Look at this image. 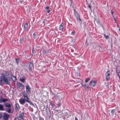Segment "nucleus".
Segmentation results:
<instances>
[{
  "label": "nucleus",
  "instance_id": "f257e3e1",
  "mask_svg": "<svg viewBox=\"0 0 120 120\" xmlns=\"http://www.w3.org/2000/svg\"><path fill=\"white\" fill-rule=\"evenodd\" d=\"M26 89L27 93L25 91L23 92V96L19 100V101L21 104L22 105L24 104L26 101L30 105L33 104L30 101L28 98L27 94L31 93V88L28 85L26 86Z\"/></svg>",
  "mask_w": 120,
  "mask_h": 120
},
{
  "label": "nucleus",
  "instance_id": "f03ea898",
  "mask_svg": "<svg viewBox=\"0 0 120 120\" xmlns=\"http://www.w3.org/2000/svg\"><path fill=\"white\" fill-rule=\"evenodd\" d=\"M16 86L18 88L20 89H22L24 86L22 83L18 82H17Z\"/></svg>",
  "mask_w": 120,
  "mask_h": 120
},
{
  "label": "nucleus",
  "instance_id": "7ed1b4c3",
  "mask_svg": "<svg viewBox=\"0 0 120 120\" xmlns=\"http://www.w3.org/2000/svg\"><path fill=\"white\" fill-rule=\"evenodd\" d=\"M110 71L109 70H108L105 74V77L106 80H109L110 78Z\"/></svg>",
  "mask_w": 120,
  "mask_h": 120
},
{
  "label": "nucleus",
  "instance_id": "20e7f679",
  "mask_svg": "<svg viewBox=\"0 0 120 120\" xmlns=\"http://www.w3.org/2000/svg\"><path fill=\"white\" fill-rule=\"evenodd\" d=\"M96 83V81L91 80L90 82L89 85L90 86H94L95 85Z\"/></svg>",
  "mask_w": 120,
  "mask_h": 120
},
{
  "label": "nucleus",
  "instance_id": "39448f33",
  "mask_svg": "<svg viewBox=\"0 0 120 120\" xmlns=\"http://www.w3.org/2000/svg\"><path fill=\"white\" fill-rule=\"evenodd\" d=\"M9 115L6 113H4L3 116V119L4 120H8L9 116Z\"/></svg>",
  "mask_w": 120,
  "mask_h": 120
},
{
  "label": "nucleus",
  "instance_id": "423d86ee",
  "mask_svg": "<svg viewBox=\"0 0 120 120\" xmlns=\"http://www.w3.org/2000/svg\"><path fill=\"white\" fill-rule=\"evenodd\" d=\"M24 116V113L22 112L17 117V118L19 120H23V116Z\"/></svg>",
  "mask_w": 120,
  "mask_h": 120
},
{
  "label": "nucleus",
  "instance_id": "0eeeda50",
  "mask_svg": "<svg viewBox=\"0 0 120 120\" xmlns=\"http://www.w3.org/2000/svg\"><path fill=\"white\" fill-rule=\"evenodd\" d=\"M10 79H8L7 77H6L3 79V81L4 82V83L6 84L9 85L10 84V82L9 81H10Z\"/></svg>",
  "mask_w": 120,
  "mask_h": 120
},
{
  "label": "nucleus",
  "instance_id": "6e6552de",
  "mask_svg": "<svg viewBox=\"0 0 120 120\" xmlns=\"http://www.w3.org/2000/svg\"><path fill=\"white\" fill-rule=\"evenodd\" d=\"M29 65V69L30 71L32 70L33 68L34 65L31 62H30L28 64Z\"/></svg>",
  "mask_w": 120,
  "mask_h": 120
},
{
  "label": "nucleus",
  "instance_id": "1a4fd4ad",
  "mask_svg": "<svg viewBox=\"0 0 120 120\" xmlns=\"http://www.w3.org/2000/svg\"><path fill=\"white\" fill-rule=\"evenodd\" d=\"M51 51L50 49L45 50L44 49L43 50V53L44 55H47L48 53H49Z\"/></svg>",
  "mask_w": 120,
  "mask_h": 120
},
{
  "label": "nucleus",
  "instance_id": "9d476101",
  "mask_svg": "<svg viewBox=\"0 0 120 120\" xmlns=\"http://www.w3.org/2000/svg\"><path fill=\"white\" fill-rule=\"evenodd\" d=\"M28 27V23L26 22L24 24V26L23 31H25L27 30Z\"/></svg>",
  "mask_w": 120,
  "mask_h": 120
},
{
  "label": "nucleus",
  "instance_id": "9b49d317",
  "mask_svg": "<svg viewBox=\"0 0 120 120\" xmlns=\"http://www.w3.org/2000/svg\"><path fill=\"white\" fill-rule=\"evenodd\" d=\"M11 78L13 82L16 81V77L14 76L12 74H11Z\"/></svg>",
  "mask_w": 120,
  "mask_h": 120
},
{
  "label": "nucleus",
  "instance_id": "f8f14e48",
  "mask_svg": "<svg viewBox=\"0 0 120 120\" xmlns=\"http://www.w3.org/2000/svg\"><path fill=\"white\" fill-rule=\"evenodd\" d=\"M64 23H62L60 25L59 28V29L60 30H63L64 28Z\"/></svg>",
  "mask_w": 120,
  "mask_h": 120
},
{
  "label": "nucleus",
  "instance_id": "ddd939ff",
  "mask_svg": "<svg viewBox=\"0 0 120 120\" xmlns=\"http://www.w3.org/2000/svg\"><path fill=\"white\" fill-rule=\"evenodd\" d=\"M75 16L76 17L77 19H79L80 21H81V20L80 18L79 17V15L78 14L77 12H76L75 13Z\"/></svg>",
  "mask_w": 120,
  "mask_h": 120
},
{
  "label": "nucleus",
  "instance_id": "4468645a",
  "mask_svg": "<svg viewBox=\"0 0 120 120\" xmlns=\"http://www.w3.org/2000/svg\"><path fill=\"white\" fill-rule=\"evenodd\" d=\"M8 99H6L3 98H1L0 99V102L1 103L2 102H4L6 101H8Z\"/></svg>",
  "mask_w": 120,
  "mask_h": 120
},
{
  "label": "nucleus",
  "instance_id": "2eb2a0df",
  "mask_svg": "<svg viewBox=\"0 0 120 120\" xmlns=\"http://www.w3.org/2000/svg\"><path fill=\"white\" fill-rule=\"evenodd\" d=\"M46 109L47 110V109ZM46 111L47 114L48 115L49 117H50L51 116V115L50 111L49 110H47Z\"/></svg>",
  "mask_w": 120,
  "mask_h": 120
},
{
  "label": "nucleus",
  "instance_id": "dca6fc26",
  "mask_svg": "<svg viewBox=\"0 0 120 120\" xmlns=\"http://www.w3.org/2000/svg\"><path fill=\"white\" fill-rule=\"evenodd\" d=\"M26 80V79L25 78H20L19 79V80L20 81L24 83L25 82V80Z\"/></svg>",
  "mask_w": 120,
  "mask_h": 120
},
{
  "label": "nucleus",
  "instance_id": "f3484780",
  "mask_svg": "<svg viewBox=\"0 0 120 120\" xmlns=\"http://www.w3.org/2000/svg\"><path fill=\"white\" fill-rule=\"evenodd\" d=\"M24 41V37H22L20 38L19 41L20 43H22Z\"/></svg>",
  "mask_w": 120,
  "mask_h": 120
},
{
  "label": "nucleus",
  "instance_id": "a211bd4d",
  "mask_svg": "<svg viewBox=\"0 0 120 120\" xmlns=\"http://www.w3.org/2000/svg\"><path fill=\"white\" fill-rule=\"evenodd\" d=\"M49 8V7L48 6L46 7L45 8V9L46 10V12L47 13H49L50 12V11Z\"/></svg>",
  "mask_w": 120,
  "mask_h": 120
},
{
  "label": "nucleus",
  "instance_id": "6ab92c4d",
  "mask_svg": "<svg viewBox=\"0 0 120 120\" xmlns=\"http://www.w3.org/2000/svg\"><path fill=\"white\" fill-rule=\"evenodd\" d=\"M19 104H16L15 105V109L18 110L19 109Z\"/></svg>",
  "mask_w": 120,
  "mask_h": 120
},
{
  "label": "nucleus",
  "instance_id": "aec40b11",
  "mask_svg": "<svg viewBox=\"0 0 120 120\" xmlns=\"http://www.w3.org/2000/svg\"><path fill=\"white\" fill-rule=\"evenodd\" d=\"M5 105L6 107L11 108V105L8 103H5Z\"/></svg>",
  "mask_w": 120,
  "mask_h": 120
},
{
  "label": "nucleus",
  "instance_id": "412c9836",
  "mask_svg": "<svg viewBox=\"0 0 120 120\" xmlns=\"http://www.w3.org/2000/svg\"><path fill=\"white\" fill-rule=\"evenodd\" d=\"M116 110L115 109H112L110 112L111 113L112 115L113 116Z\"/></svg>",
  "mask_w": 120,
  "mask_h": 120
},
{
  "label": "nucleus",
  "instance_id": "4be33fe9",
  "mask_svg": "<svg viewBox=\"0 0 120 120\" xmlns=\"http://www.w3.org/2000/svg\"><path fill=\"white\" fill-rule=\"evenodd\" d=\"M1 75L0 77L2 78L3 79L6 77L5 74L4 73H2L1 74Z\"/></svg>",
  "mask_w": 120,
  "mask_h": 120
},
{
  "label": "nucleus",
  "instance_id": "5701e85b",
  "mask_svg": "<svg viewBox=\"0 0 120 120\" xmlns=\"http://www.w3.org/2000/svg\"><path fill=\"white\" fill-rule=\"evenodd\" d=\"M4 110L3 105L1 104H0V110L3 111Z\"/></svg>",
  "mask_w": 120,
  "mask_h": 120
},
{
  "label": "nucleus",
  "instance_id": "b1692460",
  "mask_svg": "<svg viewBox=\"0 0 120 120\" xmlns=\"http://www.w3.org/2000/svg\"><path fill=\"white\" fill-rule=\"evenodd\" d=\"M5 74V76H8L9 75V72H8L7 71H4Z\"/></svg>",
  "mask_w": 120,
  "mask_h": 120
},
{
  "label": "nucleus",
  "instance_id": "393cba45",
  "mask_svg": "<svg viewBox=\"0 0 120 120\" xmlns=\"http://www.w3.org/2000/svg\"><path fill=\"white\" fill-rule=\"evenodd\" d=\"M90 80V79L89 78H88L86 79L85 80V82L86 83L87 82Z\"/></svg>",
  "mask_w": 120,
  "mask_h": 120
},
{
  "label": "nucleus",
  "instance_id": "a878e982",
  "mask_svg": "<svg viewBox=\"0 0 120 120\" xmlns=\"http://www.w3.org/2000/svg\"><path fill=\"white\" fill-rule=\"evenodd\" d=\"M84 88L87 91L89 90V89L88 88V86L85 85V86L84 87Z\"/></svg>",
  "mask_w": 120,
  "mask_h": 120
},
{
  "label": "nucleus",
  "instance_id": "bb28decb",
  "mask_svg": "<svg viewBox=\"0 0 120 120\" xmlns=\"http://www.w3.org/2000/svg\"><path fill=\"white\" fill-rule=\"evenodd\" d=\"M11 109L10 108H8L7 111L9 113H10L11 112Z\"/></svg>",
  "mask_w": 120,
  "mask_h": 120
},
{
  "label": "nucleus",
  "instance_id": "cd10ccee",
  "mask_svg": "<svg viewBox=\"0 0 120 120\" xmlns=\"http://www.w3.org/2000/svg\"><path fill=\"white\" fill-rule=\"evenodd\" d=\"M38 117L39 120H44V118L40 116H39Z\"/></svg>",
  "mask_w": 120,
  "mask_h": 120
},
{
  "label": "nucleus",
  "instance_id": "c85d7f7f",
  "mask_svg": "<svg viewBox=\"0 0 120 120\" xmlns=\"http://www.w3.org/2000/svg\"><path fill=\"white\" fill-rule=\"evenodd\" d=\"M104 37L106 39H107L108 38V37H109V36L108 35H106V34H104Z\"/></svg>",
  "mask_w": 120,
  "mask_h": 120
},
{
  "label": "nucleus",
  "instance_id": "c756f323",
  "mask_svg": "<svg viewBox=\"0 0 120 120\" xmlns=\"http://www.w3.org/2000/svg\"><path fill=\"white\" fill-rule=\"evenodd\" d=\"M33 38L35 39L36 38V34L35 33H34L33 34Z\"/></svg>",
  "mask_w": 120,
  "mask_h": 120
},
{
  "label": "nucleus",
  "instance_id": "7c9ffc66",
  "mask_svg": "<svg viewBox=\"0 0 120 120\" xmlns=\"http://www.w3.org/2000/svg\"><path fill=\"white\" fill-rule=\"evenodd\" d=\"M75 34V31H72L71 33V35H73Z\"/></svg>",
  "mask_w": 120,
  "mask_h": 120
},
{
  "label": "nucleus",
  "instance_id": "2f4dec72",
  "mask_svg": "<svg viewBox=\"0 0 120 120\" xmlns=\"http://www.w3.org/2000/svg\"><path fill=\"white\" fill-rule=\"evenodd\" d=\"M15 60L16 62L17 63H19V59H15Z\"/></svg>",
  "mask_w": 120,
  "mask_h": 120
},
{
  "label": "nucleus",
  "instance_id": "473e14b6",
  "mask_svg": "<svg viewBox=\"0 0 120 120\" xmlns=\"http://www.w3.org/2000/svg\"><path fill=\"white\" fill-rule=\"evenodd\" d=\"M3 80V79H2V78H1V77H0V82H2Z\"/></svg>",
  "mask_w": 120,
  "mask_h": 120
},
{
  "label": "nucleus",
  "instance_id": "72a5a7b5",
  "mask_svg": "<svg viewBox=\"0 0 120 120\" xmlns=\"http://www.w3.org/2000/svg\"><path fill=\"white\" fill-rule=\"evenodd\" d=\"M61 105V103L60 102H58V104L57 105L58 106H60Z\"/></svg>",
  "mask_w": 120,
  "mask_h": 120
},
{
  "label": "nucleus",
  "instance_id": "f704fd0d",
  "mask_svg": "<svg viewBox=\"0 0 120 120\" xmlns=\"http://www.w3.org/2000/svg\"><path fill=\"white\" fill-rule=\"evenodd\" d=\"M45 19H44L42 21V23L44 24V25H45Z\"/></svg>",
  "mask_w": 120,
  "mask_h": 120
},
{
  "label": "nucleus",
  "instance_id": "c9c22d12",
  "mask_svg": "<svg viewBox=\"0 0 120 120\" xmlns=\"http://www.w3.org/2000/svg\"><path fill=\"white\" fill-rule=\"evenodd\" d=\"M50 104L51 105V106L52 107H53L54 105V104H53L52 102H51L50 103Z\"/></svg>",
  "mask_w": 120,
  "mask_h": 120
},
{
  "label": "nucleus",
  "instance_id": "e433bc0d",
  "mask_svg": "<svg viewBox=\"0 0 120 120\" xmlns=\"http://www.w3.org/2000/svg\"><path fill=\"white\" fill-rule=\"evenodd\" d=\"M2 117V114L1 112H0V119Z\"/></svg>",
  "mask_w": 120,
  "mask_h": 120
},
{
  "label": "nucleus",
  "instance_id": "4c0bfd02",
  "mask_svg": "<svg viewBox=\"0 0 120 120\" xmlns=\"http://www.w3.org/2000/svg\"><path fill=\"white\" fill-rule=\"evenodd\" d=\"M81 85L83 86L84 87L85 86V85H86V84H83V83H81Z\"/></svg>",
  "mask_w": 120,
  "mask_h": 120
},
{
  "label": "nucleus",
  "instance_id": "58836bf2",
  "mask_svg": "<svg viewBox=\"0 0 120 120\" xmlns=\"http://www.w3.org/2000/svg\"><path fill=\"white\" fill-rule=\"evenodd\" d=\"M25 105V107H27L28 106V104H26Z\"/></svg>",
  "mask_w": 120,
  "mask_h": 120
},
{
  "label": "nucleus",
  "instance_id": "ea45409f",
  "mask_svg": "<svg viewBox=\"0 0 120 120\" xmlns=\"http://www.w3.org/2000/svg\"><path fill=\"white\" fill-rule=\"evenodd\" d=\"M3 85L2 82H0V85L2 86Z\"/></svg>",
  "mask_w": 120,
  "mask_h": 120
},
{
  "label": "nucleus",
  "instance_id": "a19ab883",
  "mask_svg": "<svg viewBox=\"0 0 120 120\" xmlns=\"http://www.w3.org/2000/svg\"><path fill=\"white\" fill-rule=\"evenodd\" d=\"M88 6L89 8L90 9L91 8V7L90 5H89Z\"/></svg>",
  "mask_w": 120,
  "mask_h": 120
},
{
  "label": "nucleus",
  "instance_id": "79ce46f5",
  "mask_svg": "<svg viewBox=\"0 0 120 120\" xmlns=\"http://www.w3.org/2000/svg\"><path fill=\"white\" fill-rule=\"evenodd\" d=\"M75 120H78V119L76 117H75Z\"/></svg>",
  "mask_w": 120,
  "mask_h": 120
},
{
  "label": "nucleus",
  "instance_id": "37998d69",
  "mask_svg": "<svg viewBox=\"0 0 120 120\" xmlns=\"http://www.w3.org/2000/svg\"><path fill=\"white\" fill-rule=\"evenodd\" d=\"M114 20H115V22L116 23L117 22H116V19H115V18H114Z\"/></svg>",
  "mask_w": 120,
  "mask_h": 120
},
{
  "label": "nucleus",
  "instance_id": "c03bdc74",
  "mask_svg": "<svg viewBox=\"0 0 120 120\" xmlns=\"http://www.w3.org/2000/svg\"><path fill=\"white\" fill-rule=\"evenodd\" d=\"M111 14L112 15H113V12L112 11H111Z\"/></svg>",
  "mask_w": 120,
  "mask_h": 120
},
{
  "label": "nucleus",
  "instance_id": "a18cd8bd",
  "mask_svg": "<svg viewBox=\"0 0 120 120\" xmlns=\"http://www.w3.org/2000/svg\"><path fill=\"white\" fill-rule=\"evenodd\" d=\"M74 11L75 13V12H77V11H76L75 10V9H74Z\"/></svg>",
  "mask_w": 120,
  "mask_h": 120
},
{
  "label": "nucleus",
  "instance_id": "49530a36",
  "mask_svg": "<svg viewBox=\"0 0 120 120\" xmlns=\"http://www.w3.org/2000/svg\"><path fill=\"white\" fill-rule=\"evenodd\" d=\"M116 72L118 74V73H119V72H118L117 71V70H116Z\"/></svg>",
  "mask_w": 120,
  "mask_h": 120
},
{
  "label": "nucleus",
  "instance_id": "de8ad7c7",
  "mask_svg": "<svg viewBox=\"0 0 120 120\" xmlns=\"http://www.w3.org/2000/svg\"><path fill=\"white\" fill-rule=\"evenodd\" d=\"M117 27H119V26H118V24L117 23Z\"/></svg>",
  "mask_w": 120,
  "mask_h": 120
},
{
  "label": "nucleus",
  "instance_id": "09e8293b",
  "mask_svg": "<svg viewBox=\"0 0 120 120\" xmlns=\"http://www.w3.org/2000/svg\"><path fill=\"white\" fill-rule=\"evenodd\" d=\"M119 31H120V28L119 29Z\"/></svg>",
  "mask_w": 120,
  "mask_h": 120
}]
</instances>
